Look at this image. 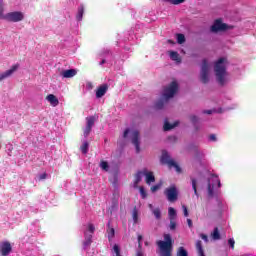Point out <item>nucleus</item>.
Listing matches in <instances>:
<instances>
[{
  "instance_id": "42",
  "label": "nucleus",
  "mask_w": 256,
  "mask_h": 256,
  "mask_svg": "<svg viewBox=\"0 0 256 256\" xmlns=\"http://www.w3.org/2000/svg\"><path fill=\"white\" fill-rule=\"evenodd\" d=\"M169 229L170 231H175V229H177V223L175 220H170Z\"/></svg>"
},
{
  "instance_id": "27",
  "label": "nucleus",
  "mask_w": 256,
  "mask_h": 256,
  "mask_svg": "<svg viewBox=\"0 0 256 256\" xmlns=\"http://www.w3.org/2000/svg\"><path fill=\"white\" fill-rule=\"evenodd\" d=\"M168 215H169L170 221H175V219H177V210H175V208L173 207H169Z\"/></svg>"
},
{
  "instance_id": "52",
  "label": "nucleus",
  "mask_w": 256,
  "mask_h": 256,
  "mask_svg": "<svg viewBox=\"0 0 256 256\" xmlns=\"http://www.w3.org/2000/svg\"><path fill=\"white\" fill-rule=\"evenodd\" d=\"M187 224L189 229H193V220H191L190 218L187 219Z\"/></svg>"
},
{
  "instance_id": "10",
  "label": "nucleus",
  "mask_w": 256,
  "mask_h": 256,
  "mask_svg": "<svg viewBox=\"0 0 256 256\" xmlns=\"http://www.w3.org/2000/svg\"><path fill=\"white\" fill-rule=\"evenodd\" d=\"M179 89V84H177L176 81H173L169 86H167L164 89V92L162 94L163 99L165 101H169V99H172V97H175V93H177Z\"/></svg>"
},
{
  "instance_id": "58",
  "label": "nucleus",
  "mask_w": 256,
  "mask_h": 256,
  "mask_svg": "<svg viewBox=\"0 0 256 256\" xmlns=\"http://www.w3.org/2000/svg\"><path fill=\"white\" fill-rule=\"evenodd\" d=\"M145 245H146V246L149 245V242H145Z\"/></svg>"
},
{
  "instance_id": "31",
  "label": "nucleus",
  "mask_w": 256,
  "mask_h": 256,
  "mask_svg": "<svg viewBox=\"0 0 256 256\" xmlns=\"http://www.w3.org/2000/svg\"><path fill=\"white\" fill-rule=\"evenodd\" d=\"M176 256H189V252L185 249V247L181 246L178 248L176 252Z\"/></svg>"
},
{
  "instance_id": "17",
  "label": "nucleus",
  "mask_w": 256,
  "mask_h": 256,
  "mask_svg": "<svg viewBox=\"0 0 256 256\" xmlns=\"http://www.w3.org/2000/svg\"><path fill=\"white\" fill-rule=\"evenodd\" d=\"M61 75L64 79H71L77 75V70L75 69H68L61 72Z\"/></svg>"
},
{
  "instance_id": "7",
  "label": "nucleus",
  "mask_w": 256,
  "mask_h": 256,
  "mask_svg": "<svg viewBox=\"0 0 256 256\" xmlns=\"http://www.w3.org/2000/svg\"><path fill=\"white\" fill-rule=\"evenodd\" d=\"M129 134L131 137L132 144L136 149V153H139V151H141L140 142H139V130L127 128L123 133V136H122L123 139H127L129 137Z\"/></svg>"
},
{
  "instance_id": "21",
  "label": "nucleus",
  "mask_w": 256,
  "mask_h": 256,
  "mask_svg": "<svg viewBox=\"0 0 256 256\" xmlns=\"http://www.w3.org/2000/svg\"><path fill=\"white\" fill-rule=\"evenodd\" d=\"M143 171H138L135 175V180L133 183V187L134 189H137V187H139V183H141V179H143Z\"/></svg>"
},
{
  "instance_id": "22",
  "label": "nucleus",
  "mask_w": 256,
  "mask_h": 256,
  "mask_svg": "<svg viewBox=\"0 0 256 256\" xmlns=\"http://www.w3.org/2000/svg\"><path fill=\"white\" fill-rule=\"evenodd\" d=\"M107 227L108 240L113 241V237H115V228L111 226V222H108Z\"/></svg>"
},
{
  "instance_id": "56",
  "label": "nucleus",
  "mask_w": 256,
  "mask_h": 256,
  "mask_svg": "<svg viewBox=\"0 0 256 256\" xmlns=\"http://www.w3.org/2000/svg\"><path fill=\"white\" fill-rule=\"evenodd\" d=\"M139 27V25H137L135 28H133L134 32L137 31V28ZM137 33V32H135Z\"/></svg>"
},
{
  "instance_id": "5",
  "label": "nucleus",
  "mask_w": 256,
  "mask_h": 256,
  "mask_svg": "<svg viewBox=\"0 0 256 256\" xmlns=\"http://www.w3.org/2000/svg\"><path fill=\"white\" fill-rule=\"evenodd\" d=\"M5 11L3 0H0V20L8 21V23H21L25 20V13L22 11H12L6 14H3Z\"/></svg>"
},
{
  "instance_id": "8",
  "label": "nucleus",
  "mask_w": 256,
  "mask_h": 256,
  "mask_svg": "<svg viewBox=\"0 0 256 256\" xmlns=\"http://www.w3.org/2000/svg\"><path fill=\"white\" fill-rule=\"evenodd\" d=\"M164 195L169 203H175L179 199V188L175 184H171L164 190Z\"/></svg>"
},
{
  "instance_id": "28",
  "label": "nucleus",
  "mask_w": 256,
  "mask_h": 256,
  "mask_svg": "<svg viewBox=\"0 0 256 256\" xmlns=\"http://www.w3.org/2000/svg\"><path fill=\"white\" fill-rule=\"evenodd\" d=\"M169 57L172 61H176V63H181V58L179 57V53L175 51H171L169 53Z\"/></svg>"
},
{
  "instance_id": "50",
  "label": "nucleus",
  "mask_w": 256,
  "mask_h": 256,
  "mask_svg": "<svg viewBox=\"0 0 256 256\" xmlns=\"http://www.w3.org/2000/svg\"><path fill=\"white\" fill-rule=\"evenodd\" d=\"M47 179V173H42L38 176V181H43Z\"/></svg>"
},
{
  "instance_id": "34",
  "label": "nucleus",
  "mask_w": 256,
  "mask_h": 256,
  "mask_svg": "<svg viewBox=\"0 0 256 256\" xmlns=\"http://www.w3.org/2000/svg\"><path fill=\"white\" fill-rule=\"evenodd\" d=\"M86 121H87L86 126L93 128V125H95V117L94 116L87 117Z\"/></svg>"
},
{
  "instance_id": "45",
  "label": "nucleus",
  "mask_w": 256,
  "mask_h": 256,
  "mask_svg": "<svg viewBox=\"0 0 256 256\" xmlns=\"http://www.w3.org/2000/svg\"><path fill=\"white\" fill-rule=\"evenodd\" d=\"M228 245L230 249H235V239L234 238H229L228 239Z\"/></svg>"
},
{
  "instance_id": "59",
  "label": "nucleus",
  "mask_w": 256,
  "mask_h": 256,
  "mask_svg": "<svg viewBox=\"0 0 256 256\" xmlns=\"http://www.w3.org/2000/svg\"><path fill=\"white\" fill-rule=\"evenodd\" d=\"M218 113H221V109L218 111Z\"/></svg>"
},
{
  "instance_id": "39",
  "label": "nucleus",
  "mask_w": 256,
  "mask_h": 256,
  "mask_svg": "<svg viewBox=\"0 0 256 256\" xmlns=\"http://www.w3.org/2000/svg\"><path fill=\"white\" fill-rule=\"evenodd\" d=\"M195 155H196L197 159H203V157H205V153L199 149L195 150Z\"/></svg>"
},
{
  "instance_id": "25",
  "label": "nucleus",
  "mask_w": 256,
  "mask_h": 256,
  "mask_svg": "<svg viewBox=\"0 0 256 256\" xmlns=\"http://www.w3.org/2000/svg\"><path fill=\"white\" fill-rule=\"evenodd\" d=\"M190 121H191V123H192L194 129H195L196 131H199V129H200V126H199V117H197V116H195V115H191V116H190Z\"/></svg>"
},
{
  "instance_id": "13",
  "label": "nucleus",
  "mask_w": 256,
  "mask_h": 256,
  "mask_svg": "<svg viewBox=\"0 0 256 256\" xmlns=\"http://www.w3.org/2000/svg\"><path fill=\"white\" fill-rule=\"evenodd\" d=\"M229 29V25L226 23H223L221 19H217L214 24L211 26L210 31L212 33H219L221 31H227Z\"/></svg>"
},
{
  "instance_id": "16",
  "label": "nucleus",
  "mask_w": 256,
  "mask_h": 256,
  "mask_svg": "<svg viewBox=\"0 0 256 256\" xmlns=\"http://www.w3.org/2000/svg\"><path fill=\"white\" fill-rule=\"evenodd\" d=\"M83 15H85V6L80 4L77 8V12H76V21L78 23H81V21H83Z\"/></svg>"
},
{
  "instance_id": "1",
  "label": "nucleus",
  "mask_w": 256,
  "mask_h": 256,
  "mask_svg": "<svg viewBox=\"0 0 256 256\" xmlns=\"http://www.w3.org/2000/svg\"><path fill=\"white\" fill-rule=\"evenodd\" d=\"M204 174L207 175L208 179V197L210 199H216L219 213H225L229 209V206L227 202L221 198V180H219V176L211 174L207 170H204Z\"/></svg>"
},
{
  "instance_id": "26",
  "label": "nucleus",
  "mask_w": 256,
  "mask_h": 256,
  "mask_svg": "<svg viewBox=\"0 0 256 256\" xmlns=\"http://www.w3.org/2000/svg\"><path fill=\"white\" fill-rule=\"evenodd\" d=\"M177 125H179L178 121L171 124V123H169V121L166 120L164 123V131H171V129H175V127H177Z\"/></svg>"
},
{
  "instance_id": "54",
  "label": "nucleus",
  "mask_w": 256,
  "mask_h": 256,
  "mask_svg": "<svg viewBox=\"0 0 256 256\" xmlns=\"http://www.w3.org/2000/svg\"><path fill=\"white\" fill-rule=\"evenodd\" d=\"M125 59H129V55H123L122 56V61H125Z\"/></svg>"
},
{
  "instance_id": "33",
  "label": "nucleus",
  "mask_w": 256,
  "mask_h": 256,
  "mask_svg": "<svg viewBox=\"0 0 256 256\" xmlns=\"http://www.w3.org/2000/svg\"><path fill=\"white\" fill-rule=\"evenodd\" d=\"M191 181H192V188L194 191V195H196V197H199V193L197 192V179L191 177Z\"/></svg>"
},
{
  "instance_id": "32",
  "label": "nucleus",
  "mask_w": 256,
  "mask_h": 256,
  "mask_svg": "<svg viewBox=\"0 0 256 256\" xmlns=\"http://www.w3.org/2000/svg\"><path fill=\"white\" fill-rule=\"evenodd\" d=\"M212 239H214V241H219V239H221V233H219V228H214L212 232Z\"/></svg>"
},
{
  "instance_id": "11",
  "label": "nucleus",
  "mask_w": 256,
  "mask_h": 256,
  "mask_svg": "<svg viewBox=\"0 0 256 256\" xmlns=\"http://www.w3.org/2000/svg\"><path fill=\"white\" fill-rule=\"evenodd\" d=\"M209 62L207 59H204L201 64V70H200V81L202 83H209Z\"/></svg>"
},
{
  "instance_id": "41",
  "label": "nucleus",
  "mask_w": 256,
  "mask_h": 256,
  "mask_svg": "<svg viewBox=\"0 0 256 256\" xmlns=\"http://www.w3.org/2000/svg\"><path fill=\"white\" fill-rule=\"evenodd\" d=\"M208 141H209L210 143H217V135H215V134H210V135L208 136Z\"/></svg>"
},
{
  "instance_id": "53",
  "label": "nucleus",
  "mask_w": 256,
  "mask_h": 256,
  "mask_svg": "<svg viewBox=\"0 0 256 256\" xmlns=\"http://www.w3.org/2000/svg\"><path fill=\"white\" fill-rule=\"evenodd\" d=\"M215 110H204L203 113L206 115H211Z\"/></svg>"
},
{
  "instance_id": "46",
  "label": "nucleus",
  "mask_w": 256,
  "mask_h": 256,
  "mask_svg": "<svg viewBox=\"0 0 256 256\" xmlns=\"http://www.w3.org/2000/svg\"><path fill=\"white\" fill-rule=\"evenodd\" d=\"M85 90H86V91H92V90H93V83H91V82H86V84H85Z\"/></svg>"
},
{
  "instance_id": "49",
  "label": "nucleus",
  "mask_w": 256,
  "mask_h": 256,
  "mask_svg": "<svg viewBox=\"0 0 256 256\" xmlns=\"http://www.w3.org/2000/svg\"><path fill=\"white\" fill-rule=\"evenodd\" d=\"M184 217H189V210L187 209V206L182 205Z\"/></svg>"
},
{
  "instance_id": "36",
  "label": "nucleus",
  "mask_w": 256,
  "mask_h": 256,
  "mask_svg": "<svg viewBox=\"0 0 256 256\" xmlns=\"http://www.w3.org/2000/svg\"><path fill=\"white\" fill-rule=\"evenodd\" d=\"M164 106L165 101L163 99H160L155 103V109H163Z\"/></svg>"
},
{
  "instance_id": "3",
  "label": "nucleus",
  "mask_w": 256,
  "mask_h": 256,
  "mask_svg": "<svg viewBox=\"0 0 256 256\" xmlns=\"http://www.w3.org/2000/svg\"><path fill=\"white\" fill-rule=\"evenodd\" d=\"M138 35L139 33H135L134 29L125 32L117 41L118 47H122L124 51H133L131 46L135 43V40L138 39Z\"/></svg>"
},
{
  "instance_id": "55",
  "label": "nucleus",
  "mask_w": 256,
  "mask_h": 256,
  "mask_svg": "<svg viewBox=\"0 0 256 256\" xmlns=\"http://www.w3.org/2000/svg\"><path fill=\"white\" fill-rule=\"evenodd\" d=\"M155 19L150 18L149 20H146V23H150V21H154Z\"/></svg>"
},
{
  "instance_id": "23",
  "label": "nucleus",
  "mask_w": 256,
  "mask_h": 256,
  "mask_svg": "<svg viewBox=\"0 0 256 256\" xmlns=\"http://www.w3.org/2000/svg\"><path fill=\"white\" fill-rule=\"evenodd\" d=\"M150 211L154 214L155 219H161V209L154 208L153 204L148 205Z\"/></svg>"
},
{
  "instance_id": "38",
  "label": "nucleus",
  "mask_w": 256,
  "mask_h": 256,
  "mask_svg": "<svg viewBox=\"0 0 256 256\" xmlns=\"http://www.w3.org/2000/svg\"><path fill=\"white\" fill-rule=\"evenodd\" d=\"M113 252L115 253V255H113V256H122L121 249L119 248V245H117V244H115L113 246Z\"/></svg>"
},
{
  "instance_id": "44",
  "label": "nucleus",
  "mask_w": 256,
  "mask_h": 256,
  "mask_svg": "<svg viewBox=\"0 0 256 256\" xmlns=\"http://www.w3.org/2000/svg\"><path fill=\"white\" fill-rule=\"evenodd\" d=\"M140 195L142 199H147V192L145 191V188L143 186L140 187Z\"/></svg>"
},
{
  "instance_id": "40",
  "label": "nucleus",
  "mask_w": 256,
  "mask_h": 256,
  "mask_svg": "<svg viewBox=\"0 0 256 256\" xmlns=\"http://www.w3.org/2000/svg\"><path fill=\"white\" fill-rule=\"evenodd\" d=\"M100 167L103 169V171H109V163H107V161H102L100 163Z\"/></svg>"
},
{
  "instance_id": "18",
  "label": "nucleus",
  "mask_w": 256,
  "mask_h": 256,
  "mask_svg": "<svg viewBox=\"0 0 256 256\" xmlns=\"http://www.w3.org/2000/svg\"><path fill=\"white\" fill-rule=\"evenodd\" d=\"M143 174L146 177V183L148 185H151V183H155V175H153V172H149L147 171V169H144Z\"/></svg>"
},
{
  "instance_id": "15",
  "label": "nucleus",
  "mask_w": 256,
  "mask_h": 256,
  "mask_svg": "<svg viewBox=\"0 0 256 256\" xmlns=\"http://www.w3.org/2000/svg\"><path fill=\"white\" fill-rule=\"evenodd\" d=\"M17 69H19V65H14V66L11 67V69L1 73L0 74V81H3L5 79L11 77L13 75V73L15 71H17Z\"/></svg>"
},
{
  "instance_id": "4",
  "label": "nucleus",
  "mask_w": 256,
  "mask_h": 256,
  "mask_svg": "<svg viewBox=\"0 0 256 256\" xmlns=\"http://www.w3.org/2000/svg\"><path fill=\"white\" fill-rule=\"evenodd\" d=\"M216 81L220 85L227 83V58H219L214 65Z\"/></svg>"
},
{
  "instance_id": "43",
  "label": "nucleus",
  "mask_w": 256,
  "mask_h": 256,
  "mask_svg": "<svg viewBox=\"0 0 256 256\" xmlns=\"http://www.w3.org/2000/svg\"><path fill=\"white\" fill-rule=\"evenodd\" d=\"M91 128L90 126H86L85 129H84V137L85 139H87V137H89V133H91Z\"/></svg>"
},
{
  "instance_id": "30",
  "label": "nucleus",
  "mask_w": 256,
  "mask_h": 256,
  "mask_svg": "<svg viewBox=\"0 0 256 256\" xmlns=\"http://www.w3.org/2000/svg\"><path fill=\"white\" fill-rule=\"evenodd\" d=\"M81 151L83 155H87V153H89V142H87V140L83 141V144L81 146Z\"/></svg>"
},
{
  "instance_id": "35",
  "label": "nucleus",
  "mask_w": 256,
  "mask_h": 256,
  "mask_svg": "<svg viewBox=\"0 0 256 256\" xmlns=\"http://www.w3.org/2000/svg\"><path fill=\"white\" fill-rule=\"evenodd\" d=\"M165 3H170L171 5H181V3H185V0H162Z\"/></svg>"
},
{
  "instance_id": "37",
  "label": "nucleus",
  "mask_w": 256,
  "mask_h": 256,
  "mask_svg": "<svg viewBox=\"0 0 256 256\" xmlns=\"http://www.w3.org/2000/svg\"><path fill=\"white\" fill-rule=\"evenodd\" d=\"M177 43L179 45H183V43H185V35L184 34H177Z\"/></svg>"
},
{
  "instance_id": "9",
  "label": "nucleus",
  "mask_w": 256,
  "mask_h": 256,
  "mask_svg": "<svg viewBox=\"0 0 256 256\" xmlns=\"http://www.w3.org/2000/svg\"><path fill=\"white\" fill-rule=\"evenodd\" d=\"M160 161L164 165H168V167H174V169H176L177 173H181V167H179L178 164L176 163V161L171 158V156L169 155V152H167V150L162 151V156H161Z\"/></svg>"
},
{
  "instance_id": "6",
  "label": "nucleus",
  "mask_w": 256,
  "mask_h": 256,
  "mask_svg": "<svg viewBox=\"0 0 256 256\" xmlns=\"http://www.w3.org/2000/svg\"><path fill=\"white\" fill-rule=\"evenodd\" d=\"M163 240L157 241V246L160 249V256H171V251H173V240L170 234H165Z\"/></svg>"
},
{
  "instance_id": "24",
  "label": "nucleus",
  "mask_w": 256,
  "mask_h": 256,
  "mask_svg": "<svg viewBox=\"0 0 256 256\" xmlns=\"http://www.w3.org/2000/svg\"><path fill=\"white\" fill-rule=\"evenodd\" d=\"M196 251L198 253V256H205V250L203 249V244L201 240L196 241Z\"/></svg>"
},
{
  "instance_id": "20",
  "label": "nucleus",
  "mask_w": 256,
  "mask_h": 256,
  "mask_svg": "<svg viewBox=\"0 0 256 256\" xmlns=\"http://www.w3.org/2000/svg\"><path fill=\"white\" fill-rule=\"evenodd\" d=\"M48 103H50V105H52V107H57V105H59V99L57 98V96L53 95V94H49L46 97Z\"/></svg>"
},
{
  "instance_id": "14",
  "label": "nucleus",
  "mask_w": 256,
  "mask_h": 256,
  "mask_svg": "<svg viewBox=\"0 0 256 256\" xmlns=\"http://www.w3.org/2000/svg\"><path fill=\"white\" fill-rule=\"evenodd\" d=\"M11 251H13V247L11 246V243H9V241H4L0 244L1 256H9L11 254Z\"/></svg>"
},
{
  "instance_id": "48",
  "label": "nucleus",
  "mask_w": 256,
  "mask_h": 256,
  "mask_svg": "<svg viewBox=\"0 0 256 256\" xmlns=\"http://www.w3.org/2000/svg\"><path fill=\"white\" fill-rule=\"evenodd\" d=\"M138 246L141 249L142 245H143V236L141 234H138Z\"/></svg>"
},
{
  "instance_id": "2",
  "label": "nucleus",
  "mask_w": 256,
  "mask_h": 256,
  "mask_svg": "<svg viewBox=\"0 0 256 256\" xmlns=\"http://www.w3.org/2000/svg\"><path fill=\"white\" fill-rule=\"evenodd\" d=\"M83 232H84V240L82 243L83 251H86L87 256H93L89 249L91 247V243H93V235L95 233V225L91 222L83 225Z\"/></svg>"
},
{
  "instance_id": "19",
  "label": "nucleus",
  "mask_w": 256,
  "mask_h": 256,
  "mask_svg": "<svg viewBox=\"0 0 256 256\" xmlns=\"http://www.w3.org/2000/svg\"><path fill=\"white\" fill-rule=\"evenodd\" d=\"M107 89H109V86L106 84L100 86L96 91V98L101 99V97H104L105 93H107Z\"/></svg>"
},
{
  "instance_id": "29",
  "label": "nucleus",
  "mask_w": 256,
  "mask_h": 256,
  "mask_svg": "<svg viewBox=\"0 0 256 256\" xmlns=\"http://www.w3.org/2000/svg\"><path fill=\"white\" fill-rule=\"evenodd\" d=\"M132 219L134 224L139 223V210H137V207H134L132 211Z\"/></svg>"
},
{
  "instance_id": "12",
  "label": "nucleus",
  "mask_w": 256,
  "mask_h": 256,
  "mask_svg": "<svg viewBox=\"0 0 256 256\" xmlns=\"http://www.w3.org/2000/svg\"><path fill=\"white\" fill-rule=\"evenodd\" d=\"M99 65H113V54L109 50H105L99 54Z\"/></svg>"
},
{
  "instance_id": "57",
  "label": "nucleus",
  "mask_w": 256,
  "mask_h": 256,
  "mask_svg": "<svg viewBox=\"0 0 256 256\" xmlns=\"http://www.w3.org/2000/svg\"><path fill=\"white\" fill-rule=\"evenodd\" d=\"M199 177H203V174H202V173H200V174H199Z\"/></svg>"
},
{
  "instance_id": "51",
  "label": "nucleus",
  "mask_w": 256,
  "mask_h": 256,
  "mask_svg": "<svg viewBox=\"0 0 256 256\" xmlns=\"http://www.w3.org/2000/svg\"><path fill=\"white\" fill-rule=\"evenodd\" d=\"M200 237L205 243H209V237L206 234H200Z\"/></svg>"
},
{
  "instance_id": "47",
  "label": "nucleus",
  "mask_w": 256,
  "mask_h": 256,
  "mask_svg": "<svg viewBox=\"0 0 256 256\" xmlns=\"http://www.w3.org/2000/svg\"><path fill=\"white\" fill-rule=\"evenodd\" d=\"M159 189H161V184H156V185L151 187L152 193H155L156 191H159Z\"/></svg>"
}]
</instances>
